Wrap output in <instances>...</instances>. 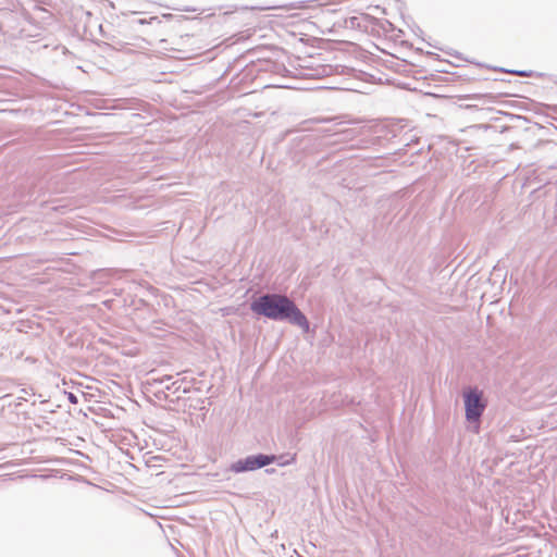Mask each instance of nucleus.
<instances>
[{
	"label": "nucleus",
	"instance_id": "f257e3e1",
	"mask_svg": "<svg viewBox=\"0 0 557 557\" xmlns=\"http://www.w3.org/2000/svg\"><path fill=\"white\" fill-rule=\"evenodd\" d=\"M250 310L257 315L273 321H288L290 324L309 331V321L296 304L286 295L267 293L250 302Z\"/></svg>",
	"mask_w": 557,
	"mask_h": 557
},
{
	"label": "nucleus",
	"instance_id": "f03ea898",
	"mask_svg": "<svg viewBox=\"0 0 557 557\" xmlns=\"http://www.w3.org/2000/svg\"><path fill=\"white\" fill-rule=\"evenodd\" d=\"M400 133V127L396 123H376L370 127V136L364 139L363 147L383 146L397 137Z\"/></svg>",
	"mask_w": 557,
	"mask_h": 557
},
{
	"label": "nucleus",
	"instance_id": "7ed1b4c3",
	"mask_svg": "<svg viewBox=\"0 0 557 557\" xmlns=\"http://www.w3.org/2000/svg\"><path fill=\"white\" fill-rule=\"evenodd\" d=\"M276 459L275 455L257 454L250 455L246 458L238 459L230 466V470L234 473H242L248 471H255L267 467L274 462Z\"/></svg>",
	"mask_w": 557,
	"mask_h": 557
},
{
	"label": "nucleus",
	"instance_id": "20e7f679",
	"mask_svg": "<svg viewBox=\"0 0 557 557\" xmlns=\"http://www.w3.org/2000/svg\"><path fill=\"white\" fill-rule=\"evenodd\" d=\"M466 419L469 422H479L485 409L482 393L478 388H469L463 394Z\"/></svg>",
	"mask_w": 557,
	"mask_h": 557
},
{
	"label": "nucleus",
	"instance_id": "39448f33",
	"mask_svg": "<svg viewBox=\"0 0 557 557\" xmlns=\"http://www.w3.org/2000/svg\"><path fill=\"white\" fill-rule=\"evenodd\" d=\"M373 18L368 14H361L358 16H350L345 20V26L349 28H356V29H367L368 23L371 22Z\"/></svg>",
	"mask_w": 557,
	"mask_h": 557
},
{
	"label": "nucleus",
	"instance_id": "423d86ee",
	"mask_svg": "<svg viewBox=\"0 0 557 557\" xmlns=\"http://www.w3.org/2000/svg\"><path fill=\"white\" fill-rule=\"evenodd\" d=\"M308 70L304 75L310 78H322L332 73V67L330 65H318L317 67L305 66Z\"/></svg>",
	"mask_w": 557,
	"mask_h": 557
},
{
	"label": "nucleus",
	"instance_id": "0eeeda50",
	"mask_svg": "<svg viewBox=\"0 0 557 557\" xmlns=\"http://www.w3.org/2000/svg\"><path fill=\"white\" fill-rule=\"evenodd\" d=\"M190 382L183 377L173 381L171 384L166 385L165 389L173 393L183 392L184 394H186L190 392Z\"/></svg>",
	"mask_w": 557,
	"mask_h": 557
},
{
	"label": "nucleus",
	"instance_id": "6e6552de",
	"mask_svg": "<svg viewBox=\"0 0 557 557\" xmlns=\"http://www.w3.org/2000/svg\"><path fill=\"white\" fill-rule=\"evenodd\" d=\"M127 44L123 42L122 40H113L112 47L120 51H126L129 52L131 49H128Z\"/></svg>",
	"mask_w": 557,
	"mask_h": 557
},
{
	"label": "nucleus",
	"instance_id": "1a4fd4ad",
	"mask_svg": "<svg viewBox=\"0 0 557 557\" xmlns=\"http://www.w3.org/2000/svg\"><path fill=\"white\" fill-rule=\"evenodd\" d=\"M172 380V376L171 375H163L161 377H152L151 379V382H150V385L154 386L157 384H163L168 381H171Z\"/></svg>",
	"mask_w": 557,
	"mask_h": 557
},
{
	"label": "nucleus",
	"instance_id": "9d476101",
	"mask_svg": "<svg viewBox=\"0 0 557 557\" xmlns=\"http://www.w3.org/2000/svg\"><path fill=\"white\" fill-rule=\"evenodd\" d=\"M67 398H69V401L74 405L78 403L77 396H75L73 393H69Z\"/></svg>",
	"mask_w": 557,
	"mask_h": 557
},
{
	"label": "nucleus",
	"instance_id": "9b49d317",
	"mask_svg": "<svg viewBox=\"0 0 557 557\" xmlns=\"http://www.w3.org/2000/svg\"><path fill=\"white\" fill-rule=\"evenodd\" d=\"M510 73H513V74H517V75L523 76V77H528L530 75V73H528L527 71H510Z\"/></svg>",
	"mask_w": 557,
	"mask_h": 557
},
{
	"label": "nucleus",
	"instance_id": "f8f14e48",
	"mask_svg": "<svg viewBox=\"0 0 557 557\" xmlns=\"http://www.w3.org/2000/svg\"><path fill=\"white\" fill-rule=\"evenodd\" d=\"M265 472L269 473V474H272V473L275 472V469H273V468L272 469H265Z\"/></svg>",
	"mask_w": 557,
	"mask_h": 557
}]
</instances>
